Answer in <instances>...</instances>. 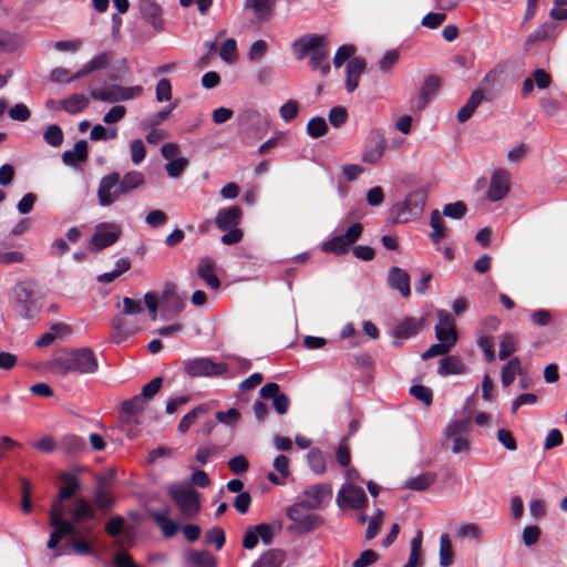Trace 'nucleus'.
I'll use <instances>...</instances> for the list:
<instances>
[{
	"label": "nucleus",
	"instance_id": "nucleus-1",
	"mask_svg": "<svg viewBox=\"0 0 567 567\" xmlns=\"http://www.w3.org/2000/svg\"><path fill=\"white\" fill-rule=\"evenodd\" d=\"M60 480L63 483V486L60 488L56 499L53 501L51 505L50 526L53 530L51 532L47 543V547L49 549L55 550L53 557L68 554L59 548V544L65 537V534L73 530L71 524L66 522V518L64 517V501L74 496L80 489V482L74 474L62 473L60 475Z\"/></svg>",
	"mask_w": 567,
	"mask_h": 567
},
{
	"label": "nucleus",
	"instance_id": "nucleus-2",
	"mask_svg": "<svg viewBox=\"0 0 567 567\" xmlns=\"http://www.w3.org/2000/svg\"><path fill=\"white\" fill-rule=\"evenodd\" d=\"M145 184L142 172L130 171L124 175L112 172L104 175L97 186V200L102 207H109Z\"/></svg>",
	"mask_w": 567,
	"mask_h": 567
},
{
	"label": "nucleus",
	"instance_id": "nucleus-3",
	"mask_svg": "<svg viewBox=\"0 0 567 567\" xmlns=\"http://www.w3.org/2000/svg\"><path fill=\"white\" fill-rule=\"evenodd\" d=\"M48 370L65 377L69 373L92 374L97 371L99 364L94 351L91 348H78L63 351L47 362Z\"/></svg>",
	"mask_w": 567,
	"mask_h": 567
},
{
	"label": "nucleus",
	"instance_id": "nucleus-4",
	"mask_svg": "<svg viewBox=\"0 0 567 567\" xmlns=\"http://www.w3.org/2000/svg\"><path fill=\"white\" fill-rule=\"evenodd\" d=\"M327 45L328 41L324 35L311 34L301 37L295 41L293 49L299 60L311 52L309 63L312 70H319L322 74H327L330 71L328 61L329 50Z\"/></svg>",
	"mask_w": 567,
	"mask_h": 567
},
{
	"label": "nucleus",
	"instance_id": "nucleus-5",
	"mask_svg": "<svg viewBox=\"0 0 567 567\" xmlns=\"http://www.w3.org/2000/svg\"><path fill=\"white\" fill-rule=\"evenodd\" d=\"M305 505L299 502L287 508V517L290 520L288 530L292 534L301 535L307 534L323 524V518L315 513L310 512Z\"/></svg>",
	"mask_w": 567,
	"mask_h": 567
},
{
	"label": "nucleus",
	"instance_id": "nucleus-6",
	"mask_svg": "<svg viewBox=\"0 0 567 567\" xmlns=\"http://www.w3.org/2000/svg\"><path fill=\"white\" fill-rule=\"evenodd\" d=\"M95 512L92 506L84 498H76L73 502V507L70 511V519H66L72 526V532L65 534L66 536H78L82 532L84 535L93 533L91 524H82L85 520L94 519Z\"/></svg>",
	"mask_w": 567,
	"mask_h": 567
},
{
	"label": "nucleus",
	"instance_id": "nucleus-7",
	"mask_svg": "<svg viewBox=\"0 0 567 567\" xmlns=\"http://www.w3.org/2000/svg\"><path fill=\"white\" fill-rule=\"evenodd\" d=\"M143 89L140 85L122 86L118 84H110L100 89H92L90 95L95 101L116 103L128 101L134 97L141 96Z\"/></svg>",
	"mask_w": 567,
	"mask_h": 567
},
{
	"label": "nucleus",
	"instance_id": "nucleus-8",
	"mask_svg": "<svg viewBox=\"0 0 567 567\" xmlns=\"http://www.w3.org/2000/svg\"><path fill=\"white\" fill-rule=\"evenodd\" d=\"M14 310L23 319H32L39 313L33 288L29 282H20L14 289Z\"/></svg>",
	"mask_w": 567,
	"mask_h": 567
},
{
	"label": "nucleus",
	"instance_id": "nucleus-9",
	"mask_svg": "<svg viewBox=\"0 0 567 567\" xmlns=\"http://www.w3.org/2000/svg\"><path fill=\"white\" fill-rule=\"evenodd\" d=\"M185 372L192 378L218 377L228 371V367L223 362H214L210 358H196L184 362Z\"/></svg>",
	"mask_w": 567,
	"mask_h": 567
},
{
	"label": "nucleus",
	"instance_id": "nucleus-10",
	"mask_svg": "<svg viewBox=\"0 0 567 567\" xmlns=\"http://www.w3.org/2000/svg\"><path fill=\"white\" fill-rule=\"evenodd\" d=\"M169 495L186 517H194L200 508L198 494L190 487L181 485L172 486Z\"/></svg>",
	"mask_w": 567,
	"mask_h": 567
},
{
	"label": "nucleus",
	"instance_id": "nucleus-11",
	"mask_svg": "<svg viewBox=\"0 0 567 567\" xmlns=\"http://www.w3.org/2000/svg\"><path fill=\"white\" fill-rule=\"evenodd\" d=\"M472 427L471 419L453 420L445 427V436L452 440V452L455 454L467 452L470 444L465 437Z\"/></svg>",
	"mask_w": 567,
	"mask_h": 567
},
{
	"label": "nucleus",
	"instance_id": "nucleus-12",
	"mask_svg": "<svg viewBox=\"0 0 567 567\" xmlns=\"http://www.w3.org/2000/svg\"><path fill=\"white\" fill-rule=\"evenodd\" d=\"M332 498V488L328 484H315L306 488L299 497V503L308 509H318L328 504Z\"/></svg>",
	"mask_w": 567,
	"mask_h": 567
},
{
	"label": "nucleus",
	"instance_id": "nucleus-13",
	"mask_svg": "<svg viewBox=\"0 0 567 567\" xmlns=\"http://www.w3.org/2000/svg\"><path fill=\"white\" fill-rule=\"evenodd\" d=\"M426 197L425 189L409 193L403 203L398 206V218L408 221L411 217L420 215L424 209Z\"/></svg>",
	"mask_w": 567,
	"mask_h": 567
},
{
	"label": "nucleus",
	"instance_id": "nucleus-14",
	"mask_svg": "<svg viewBox=\"0 0 567 567\" xmlns=\"http://www.w3.org/2000/svg\"><path fill=\"white\" fill-rule=\"evenodd\" d=\"M121 233V227L117 224L101 223L95 227V231L91 239V245L96 250H102L116 243Z\"/></svg>",
	"mask_w": 567,
	"mask_h": 567
},
{
	"label": "nucleus",
	"instance_id": "nucleus-15",
	"mask_svg": "<svg viewBox=\"0 0 567 567\" xmlns=\"http://www.w3.org/2000/svg\"><path fill=\"white\" fill-rule=\"evenodd\" d=\"M162 310L166 318L178 316L185 309V297H182L176 291L174 284H167L159 297Z\"/></svg>",
	"mask_w": 567,
	"mask_h": 567
},
{
	"label": "nucleus",
	"instance_id": "nucleus-16",
	"mask_svg": "<svg viewBox=\"0 0 567 567\" xmlns=\"http://www.w3.org/2000/svg\"><path fill=\"white\" fill-rule=\"evenodd\" d=\"M439 322L435 324V338L437 341H443L452 347L457 342V332L453 317L445 310L439 309L436 311Z\"/></svg>",
	"mask_w": 567,
	"mask_h": 567
},
{
	"label": "nucleus",
	"instance_id": "nucleus-17",
	"mask_svg": "<svg viewBox=\"0 0 567 567\" xmlns=\"http://www.w3.org/2000/svg\"><path fill=\"white\" fill-rule=\"evenodd\" d=\"M337 504L340 507L346 505L353 509H360L368 505V497L362 487L352 485L343 486L338 492Z\"/></svg>",
	"mask_w": 567,
	"mask_h": 567
},
{
	"label": "nucleus",
	"instance_id": "nucleus-18",
	"mask_svg": "<svg viewBox=\"0 0 567 567\" xmlns=\"http://www.w3.org/2000/svg\"><path fill=\"white\" fill-rule=\"evenodd\" d=\"M511 177L505 171H496L491 177L487 189V199L489 202H498L505 198L509 192Z\"/></svg>",
	"mask_w": 567,
	"mask_h": 567
},
{
	"label": "nucleus",
	"instance_id": "nucleus-19",
	"mask_svg": "<svg viewBox=\"0 0 567 567\" xmlns=\"http://www.w3.org/2000/svg\"><path fill=\"white\" fill-rule=\"evenodd\" d=\"M276 0H245L244 9L250 10L258 22L269 21L275 11Z\"/></svg>",
	"mask_w": 567,
	"mask_h": 567
},
{
	"label": "nucleus",
	"instance_id": "nucleus-20",
	"mask_svg": "<svg viewBox=\"0 0 567 567\" xmlns=\"http://www.w3.org/2000/svg\"><path fill=\"white\" fill-rule=\"evenodd\" d=\"M388 285L391 289L399 290L402 297L411 295L410 276L400 267H391L388 275Z\"/></svg>",
	"mask_w": 567,
	"mask_h": 567
},
{
	"label": "nucleus",
	"instance_id": "nucleus-21",
	"mask_svg": "<svg viewBox=\"0 0 567 567\" xmlns=\"http://www.w3.org/2000/svg\"><path fill=\"white\" fill-rule=\"evenodd\" d=\"M241 209L237 206H231L218 210L215 224L218 229L227 231L230 228H236L240 224Z\"/></svg>",
	"mask_w": 567,
	"mask_h": 567
},
{
	"label": "nucleus",
	"instance_id": "nucleus-22",
	"mask_svg": "<svg viewBox=\"0 0 567 567\" xmlns=\"http://www.w3.org/2000/svg\"><path fill=\"white\" fill-rule=\"evenodd\" d=\"M365 60L362 58H353L348 62L346 70V89L349 93H352L358 87L360 76L365 70Z\"/></svg>",
	"mask_w": 567,
	"mask_h": 567
},
{
	"label": "nucleus",
	"instance_id": "nucleus-23",
	"mask_svg": "<svg viewBox=\"0 0 567 567\" xmlns=\"http://www.w3.org/2000/svg\"><path fill=\"white\" fill-rule=\"evenodd\" d=\"M215 262L210 257L200 258L197 266L198 277L206 282V285L213 290H217L220 287V280L214 272Z\"/></svg>",
	"mask_w": 567,
	"mask_h": 567
},
{
	"label": "nucleus",
	"instance_id": "nucleus-24",
	"mask_svg": "<svg viewBox=\"0 0 567 567\" xmlns=\"http://www.w3.org/2000/svg\"><path fill=\"white\" fill-rule=\"evenodd\" d=\"M287 559V554L284 549L271 548L262 553L251 567H281Z\"/></svg>",
	"mask_w": 567,
	"mask_h": 567
},
{
	"label": "nucleus",
	"instance_id": "nucleus-25",
	"mask_svg": "<svg viewBox=\"0 0 567 567\" xmlns=\"http://www.w3.org/2000/svg\"><path fill=\"white\" fill-rule=\"evenodd\" d=\"M138 10L142 17L151 22L154 28H158L162 23V8L155 0H140L138 1Z\"/></svg>",
	"mask_w": 567,
	"mask_h": 567
},
{
	"label": "nucleus",
	"instance_id": "nucleus-26",
	"mask_svg": "<svg viewBox=\"0 0 567 567\" xmlns=\"http://www.w3.org/2000/svg\"><path fill=\"white\" fill-rule=\"evenodd\" d=\"M86 159L87 143L85 140L78 141L73 150H66L62 154V162L68 166H75L78 163H83Z\"/></svg>",
	"mask_w": 567,
	"mask_h": 567
},
{
	"label": "nucleus",
	"instance_id": "nucleus-27",
	"mask_svg": "<svg viewBox=\"0 0 567 567\" xmlns=\"http://www.w3.org/2000/svg\"><path fill=\"white\" fill-rule=\"evenodd\" d=\"M422 328V320L405 318L393 329L392 336L396 339H409L415 336Z\"/></svg>",
	"mask_w": 567,
	"mask_h": 567
},
{
	"label": "nucleus",
	"instance_id": "nucleus-28",
	"mask_svg": "<svg viewBox=\"0 0 567 567\" xmlns=\"http://www.w3.org/2000/svg\"><path fill=\"white\" fill-rule=\"evenodd\" d=\"M466 371L465 364L458 357L447 355L440 360L437 373L442 377L450 374H462Z\"/></svg>",
	"mask_w": 567,
	"mask_h": 567
},
{
	"label": "nucleus",
	"instance_id": "nucleus-29",
	"mask_svg": "<svg viewBox=\"0 0 567 567\" xmlns=\"http://www.w3.org/2000/svg\"><path fill=\"white\" fill-rule=\"evenodd\" d=\"M189 567H217L216 558L207 550H190L185 557Z\"/></svg>",
	"mask_w": 567,
	"mask_h": 567
},
{
	"label": "nucleus",
	"instance_id": "nucleus-30",
	"mask_svg": "<svg viewBox=\"0 0 567 567\" xmlns=\"http://www.w3.org/2000/svg\"><path fill=\"white\" fill-rule=\"evenodd\" d=\"M59 447L66 454L78 455L85 451L86 443L79 435L66 434L60 440Z\"/></svg>",
	"mask_w": 567,
	"mask_h": 567
},
{
	"label": "nucleus",
	"instance_id": "nucleus-31",
	"mask_svg": "<svg viewBox=\"0 0 567 567\" xmlns=\"http://www.w3.org/2000/svg\"><path fill=\"white\" fill-rule=\"evenodd\" d=\"M167 509L150 511V516L156 522L165 537H173L177 532V525L174 520L167 517Z\"/></svg>",
	"mask_w": 567,
	"mask_h": 567
},
{
	"label": "nucleus",
	"instance_id": "nucleus-32",
	"mask_svg": "<svg viewBox=\"0 0 567 567\" xmlns=\"http://www.w3.org/2000/svg\"><path fill=\"white\" fill-rule=\"evenodd\" d=\"M483 100H484V94L482 91L476 90V91L472 92L470 99L458 110L457 121L460 123H465L473 115V113L475 112V110L482 103Z\"/></svg>",
	"mask_w": 567,
	"mask_h": 567
},
{
	"label": "nucleus",
	"instance_id": "nucleus-33",
	"mask_svg": "<svg viewBox=\"0 0 567 567\" xmlns=\"http://www.w3.org/2000/svg\"><path fill=\"white\" fill-rule=\"evenodd\" d=\"M430 226L433 229V231L430 234V238L434 244H439L441 240L447 237L445 221L437 209H434L431 213Z\"/></svg>",
	"mask_w": 567,
	"mask_h": 567
},
{
	"label": "nucleus",
	"instance_id": "nucleus-34",
	"mask_svg": "<svg viewBox=\"0 0 567 567\" xmlns=\"http://www.w3.org/2000/svg\"><path fill=\"white\" fill-rule=\"evenodd\" d=\"M111 326L116 333L114 342L118 343L136 332V328L131 326L124 315H117L112 319Z\"/></svg>",
	"mask_w": 567,
	"mask_h": 567
},
{
	"label": "nucleus",
	"instance_id": "nucleus-35",
	"mask_svg": "<svg viewBox=\"0 0 567 567\" xmlns=\"http://www.w3.org/2000/svg\"><path fill=\"white\" fill-rule=\"evenodd\" d=\"M385 142L383 138H375L362 153V161L367 164H377L383 156Z\"/></svg>",
	"mask_w": 567,
	"mask_h": 567
},
{
	"label": "nucleus",
	"instance_id": "nucleus-36",
	"mask_svg": "<svg viewBox=\"0 0 567 567\" xmlns=\"http://www.w3.org/2000/svg\"><path fill=\"white\" fill-rule=\"evenodd\" d=\"M87 105L89 99L83 93L72 94L61 101V107L70 114H78L86 109Z\"/></svg>",
	"mask_w": 567,
	"mask_h": 567
},
{
	"label": "nucleus",
	"instance_id": "nucleus-37",
	"mask_svg": "<svg viewBox=\"0 0 567 567\" xmlns=\"http://www.w3.org/2000/svg\"><path fill=\"white\" fill-rule=\"evenodd\" d=\"M436 481L434 473H422L415 477H411L404 482L403 487L412 491H425Z\"/></svg>",
	"mask_w": 567,
	"mask_h": 567
},
{
	"label": "nucleus",
	"instance_id": "nucleus-38",
	"mask_svg": "<svg viewBox=\"0 0 567 567\" xmlns=\"http://www.w3.org/2000/svg\"><path fill=\"white\" fill-rule=\"evenodd\" d=\"M349 249L350 246L344 241L341 235L333 236L322 244L323 251L334 254L336 256H342L347 254Z\"/></svg>",
	"mask_w": 567,
	"mask_h": 567
},
{
	"label": "nucleus",
	"instance_id": "nucleus-39",
	"mask_svg": "<svg viewBox=\"0 0 567 567\" xmlns=\"http://www.w3.org/2000/svg\"><path fill=\"white\" fill-rule=\"evenodd\" d=\"M207 412V408L199 405L186 413L179 421L177 430L181 434H185L196 420Z\"/></svg>",
	"mask_w": 567,
	"mask_h": 567
},
{
	"label": "nucleus",
	"instance_id": "nucleus-40",
	"mask_svg": "<svg viewBox=\"0 0 567 567\" xmlns=\"http://www.w3.org/2000/svg\"><path fill=\"white\" fill-rule=\"evenodd\" d=\"M90 536L91 535H84L82 532L78 536H70L72 538V542H71L72 551L79 556L92 555L93 549L87 540V538Z\"/></svg>",
	"mask_w": 567,
	"mask_h": 567
},
{
	"label": "nucleus",
	"instance_id": "nucleus-41",
	"mask_svg": "<svg viewBox=\"0 0 567 567\" xmlns=\"http://www.w3.org/2000/svg\"><path fill=\"white\" fill-rule=\"evenodd\" d=\"M520 374V361L518 358H512L502 370V384L508 386Z\"/></svg>",
	"mask_w": 567,
	"mask_h": 567
},
{
	"label": "nucleus",
	"instance_id": "nucleus-42",
	"mask_svg": "<svg viewBox=\"0 0 567 567\" xmlns=\"http://www.w3.org/2000/svg\"><path fill=\"white\" fill-rule=\"evenodd\" d=\"M255 527V530L258 535V539L260 538V540L265 544V545H269L272 543L274 540V537L279 533L280 530V525H276V524H267V523H260Z\"/></svg>",
	"mask_w": 567,
	"mask_h": 567
},
{
	"label": "nucleus",
	"instance_id": "nucleus-43",
	"mask_svg": "<svg viewBox=\"0 0 567 567\" xmlns=\"http://www.w3.org/2000/svg\"><path fill=\"white\" fill-rule=\"evenodd\" d=\"M453 563V548L447 534L440 537V565L447 567Z\"/></svg>",
	"mask_w": 567,
	"mask_h": 567
},
{
	"label": "nucleus",
	"instance_id": "nucleus-44",
	"mask_svg": "<svg viewBox=\"0 0 567 567\" xmlns=\"http://www.w3.org/2000/svg\"><path fill=\"white\" fill-rule=\"evenodd\" d=\"M554 24L553 23H544L538 27L533 33H530L526 39V45H533L538 41H544L549 39L554 33Z\"/></svg>",
	"mask_w": 567,
	"mask_h": 567
},
{
	"label": "nucleus",
	"instance_id": "nucleus-45",
	"mask_svg": "<svg viewBox=\"0 0 567 567\" xmlns=\"http://www.w3.org/2000/svg\"><path fill=\"white\" fill-rule=\"evenodd\" d=\"M328 132V124L323 117L316 116L308 121L307 134L312 138H319Z\"/></svg>",
	"mask_w": 567,
	"mask_h": 567
},
{
	"label": "nucleus",
	"instance_id": "nucleus-46",
	"mask_svg": "<svg viewBox=\"0 0 567 567\" xmlns=\"http://www.w3.org/2000/svg\"><path fill=\"white\" fill-rule=\"evenodd\" d=\"M94 503L104 513L110 512L114 506V499L102 486L94 492Z\"/></svg>",
	"mask_w": 567,
	"mask_h": 567
},
{
	"label": "nucleus",
	"instance_id": "nucleus-47",
	"mask_svg": "<svg viewBox=\"0 0 567 567\" xmlns=\"http://www.w3.org/2000/svg\"><path fill=\"white\" fill-rule=\"evenodd\" d=\"M308 464L316 474L326 472V462L322 452L319 449H311L307 455Z\"/></svg>",
	"mask_w": 567,
	"mask_h": 567
},
{
	"label": "nucleus",
	"instance_id": "nucleus-48",
	"mask_svg": "<svg viewBox=\"0 0 567 567\" xmlns=\"http://www.w3.org/2000/svg\"><path fill=\"white\" fill-rule=\"evenodd\" d=\"M467 213V206L464 202H455L446 204L443 207L442 214L452 219H461Z\"/></svg>",
	"mask_w": 567,
	"mask_h": 567
},
{
	"label": "nucleus",
	"instance_id": "nucleus-49",
	"mask_svg": "<svg viewBox=\"0 0 567 567\" xmlns=\"http://www.w3.org/2000/svg\"><path fill=\"white\" fill-rule=\"evenodd\" d=\"M517 340L513 334H504L499 342L498 357L501 360L507 359L516 351Z\"/></svg>",
	"mask_w": 567,
	"mask_h": 567
},
{
	"label": "nucleus",
	"instance_id": "nucleus-50",
	"mask_svg": "<svg viewBox=\"0 0 567 567\" xmlns=\"http://www.w3.org/2000/svg\"><path fill=\"white\" fill-rule=\"evenodd\" d=\"M43 138L49 145L59 147L63 143V132L59 125L52 124L45 130Z\"/></svg>",
	"mask_w": 567,
	"mask_h": 567
},
{
	"label": "nucleus",
	"instance_id": "nucleus-51",
	"mask_svg": "<svg viewBox=\"0 0 567 567\" xmlns=\"http://www.w3.org/2000/svg\"><path fill=\"white\" fill-rule=\"evenodd\" d=\"M188 165V161L185 157H177L171 159L166 165L165 169L169 177L178 178Z\"/></svg>",
	"mask_w": 567,
	"mask_h": 567
},
{
	"label": "nucleus",
	"instance_id": "nucleus-52",
	"mask_svg": "<svg viewBox=\"0 0 567 567\" xmlns=\"http://www.w3.org/2000/svg\"><path fill=\"white\" fill-rule=\"evenodd\" d=\"M439 89L440 79L435 75H429L424 79V82L419 93H421L423 96L431 101L435 93L439 91Z\"/></svg>",
	"mask_w": 567,
	"mask_h": 567
},
{
	"label": "nucleus",
	"instance_id": "nucleus-53",
	"mask_svg": "<svg viewBox=\"0 0 567 567\" xmlns=\"http://www.w3.org/2000/svg\"><path fill=\"white\" fill-rule=\"evenodd\" d=\"M131 159L135 165L141 164L146 156V148L142 140L135 138L130 143Z\"/></svg>",
	"mask_w": 567,
	"mask_h": 567
},
{
	"label": "nucleus",
	"instance_id": "nucleus-54",
	"mask_svg": "<svg viewBox=\"0 0 567 567\" xmlns=\"http://www.w3.org/2000/svg\"><path fill=\"white\" fill-rule=\"evenodd\" d=\"M225 542V532L219 527H213L205 534V543L214 544L218 550L223 548Z\"/></svg>",
	"mask_w": 567,
	"mask_h": 567
},
{
	"label": "nucleus",
	"instance_id": "nucleus-55",
	"mask_svg": "<svg viewBox=\"0 0 567 567\" xmlns=\"http://www.w3.org/2000/svg\"><path fill=\"white\" fill-rule=\"evenodd\" d=\"M410 393L416 400L423 402L426 406H430L432 404L433 395L430 388L424 386L422 384H414L410 388Z\"/></svg>",
	"mask_w": 567,
	"mask_h": 567
},
{
	"label": "nucleus",
	"instance_id": "nucleus-56",
	"mask_svg": "<svg viewBox=\"0 0 567 567\" xmlns=\"http://www.w3.org/2000/svg\"><path fill=\"white\" fill-rule=\"evenodd\" d=\"M144 410V399L140 395H135L131 400L122 403V411L126 414H138Z\"/></svg>",
	"mask_w": 567,
	"mask_h": 567
},
{
	"label": "nucleus",
	"instance_id": "nucleus-57",
	"mask_svg": "<svg viewBox=\"0 0 567 567\" xmlns=\"http://www.w3.org/2000/svg\"><path fill=\"white\" fill-rule=\"evenodd\" d=\"M355 53V48L352 44L341 45L333 58L334 68L339 69L341 65L349 60Z\"/></svg>",
	"mask_w": 567,
	"mask_h": 567
},
{
	"label": "nucleus",
	"instance_id": "nucleus-58",
	"mask_svg": "<svg viewBox=\"0 0 567 567\" xmlns=\"http://www.w3.org/2000/svg\"><path fill=\"white\" fill-rule=\"evenodd\" d=\"M237 55V44L236 41L233 38L227 39L219 51V56L225 62H233L235 61Z\"/></svg>",
	"mask_w": 567,
	"mask_h": 567
},
{
	"label": "nucleus",
	"instance_id": "nucleus-59",
	"mask_svg": "<svg viewBox=\"0 0 567 567\" xmlns=\"http://www.w3.org/2000/svg\"><path fill=\"white\" fill-rule=\"evenodd\" d=\"M452 348V346L443 341H439L437 343L432 344L426 351H424L421 357L423 360H427L437 355H445Z\"/></svg>",
	"mask_w": 567,
	"mask_h": 567
},
{
	"label": "nucleus",
	"instance_id": "nucleus-60",
	"mask_svg": "<svg viewBox=\"0 0 567 567\" xmlns=\"http://www.w3.org/2000/svg\"><path fill=\"white\" fill-rule=\"evenodd\" d=\"M328 118L333 127H340L348 118V112L343 106H334L329 111Z\"/></svg>",
	"mask_w": 567,
	"mask_h": 567
},
{
	"label": "nucleus",
	"instance_id": "nucleus-61",
	"mask_svg": "<svg viewBox=\"0 0 567 567\" xmlns=\"http://www.w3.org/2000/svg\"><path fill=\"white\" fill-rule=\"evenodd\" d=\"M399 52L396 50L386 51L379 61V69L383 73H388L399 61Z\"/></svg>",
	"mask_w": 567,
	"mask_h": 567
},
{
	"label": "nucleus",
	"instance_id": "nucleus-62",
	"mask_svg": "<svg viewBox=\"0 0 567 567\" xmlns=\"http://www.w3.org/2000/svg\"><path fill=\"white\" fill-rule=\"evenodd\" d=\"M299 105L295 100H289L285 104H282L279 109V113L281 118L285 122H290L298 115Z\"/></svg>",
	"mask_w": 567,
	"mask_h": 567
},
{
	"label": "nucleus",
	"instance_id": "nucleus-63",
	"mask_svg": "<svg viewBox=\"0 0 567 567\" xmlns=\"http://www.w3.org/2000/svg\"><path fill=\"white\" fill-rule=\"evenodd\" d=\"M362 231H363V226L360 223H353L347 228L344 234H341V237L351 247L353 244H355L359 240V238L362 235Z\"/></svg>",
	"mask_w": 567,
	"mask_h": 567
},
{
	"label": "nucleus",
	"instance_id": "nucleus-64",
	"mask_svg": "<svg viewBox=\"0 0 567 567\" xmlns=\"http://www.w3.org/2000/svg\"><path fill=\"white\" fill-rule=\"evenodd\" d=\"M268 44L264 40H256L248 50V59L250 61H259L267 52Z\"/></svg>",
	"mask_w": 567,
	"mask_h": 567
}]
</instances>
